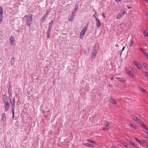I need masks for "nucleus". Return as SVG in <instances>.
<instances>
[{
  "label": "nucleus",
  "mask_w": 148,
  "mask_h": 148,
  "mask_svg": "<svg viewBox=\"0 0 148 148\" xmlns=\"http://www.w3.org/2000/svg\"><path fill=\"white\" fill-rule=\"evenodd\" d=\"M122 144L124 147H126L127 148H128L127 144L126 143L123 142L122 143Z\"/></svg>",
  "instance_id": "32"
},
{
  "label": "nucleus",
  "mask_w": 148,
  "mask_h": 148,
  "mask_svg": "<svg viewBox=\"0 0 148 148\" xmlns=\"http://www.w3.org/2000/svg\"><path fill=\"white\" fill-rule=\"evenodd\" d=\"M9 99L12 105V108H14L15 98L14 97L13 98V101L12 102L11 101V100L10 98H9Z\"/></svg>",
  "instance_id": "4"
},
{
  "label": "nucleus",
  "mask_w": 148,
  "mask_h": 148,
  "mask_svg": "<svg viewBox=\"0 0 148 148\" xmlns=\"http://www.w3.org/2000/svg\"><path fill=\"white\" fill-rule=\"evenodd\" d=\"M32 14H31L30 16L27 18L26 20V25L29 27L30 26L31 23L32 21Z\"/></svg>",
  "instance_id": "1"
},
{
  "label": "nucleus",
  "mask_w": 148,
  "mask_h": 148,
  "mask_svg": "<svg viewBox=\"0 0 148 148\" xmlns=\"http://www.w3.org/2000/svg\"><path fill=\"white\" fill-rule=\"evenodd\" d=\"M125 12V11H124L123 12L118 14L116 16L117 18L119 19L121 18L124 15V14Z\"/></svg>",
  "instance_id": "5"
},
{
  "label": "nucleus",
  "mask_w": 148,
  "mask_h": 148,
  "mask_svg": "<svg viewBox=\"0 0 148 148\" xmlns=\"http://www.w3.org/2000/svg\"><path fill=\"white\" fill-rule=\"evenodd\" d=\"M116 78L118 79H119V80L121 82H125V80L122 78H119V77H116Z\"/></svg>",
  "instance_id": "18"
},
{
  "label": "nucleus",
  "mask_w": 148,
  "mask_h": 148,
  "mask_svg": "<svg viewBox=\"0 0 148 148\" xmlns=\"http://www.w3.org/2000/svg\"><path fill=\"white\" fill-rule=\"evenodd\" d=\"M134 64L135 65L137 66V65H139V63H138L137 62L135 61V62H134Z\"/></svg>",
  "instance_id": "40"
},
{
  "label": "nucleus",
  "mask_w": 148,
  "mask_h": 148,
  "mask_svg": "<svg viewBox=\"0 0 148 148\" xmlns=\"http://www.w3.org/2000/svg\"><path fill=\"white\" fill-rule=\"evenodd\" d=\"M145 138L146 139H148V136H146L145 137Z\"/></svg>",
  "instance_id": "57"
},
{
  "label": "nucleus",
  "mask_w": 148,
  "mask_h": 148,
  "mask_svg": "<svg viewBox=\"0 0 148 148\" xmlns=\"http://www.w3.org/2000/svg\"><path fill=\"white\" fill-rule=\"evenodd\" d=\"M78 8V6L77 5L76 6V8L74 11L72 13V14H75L76 13V12L77 10V8Z\"/></svg>",
  "instance_id": "28"
},
{
  "label": "nucleus",
  "mask_w": 148,
  "mask_h": 148,
  "mask_svg": "<svg viewBox=\"0 0 148 148\" xmlns=\"http://www.w3.org/2000/svg\"><path fill=\"white\" fill-rule=\"evenodd\" d=\"M51 29H48L47 32V38H49L50 37V32L51 31Z\"/></svg>",
  "instance_id": "21"
},
{
  "label": "nucleus",
  "mask_w": 148,
  "mask_h": 148,
  "mask_svg": "<svg viewBox=\"0 0 148 148\" xmlns=\"http://www.w3.org/2000/svg\"><path fill=\"white\" fill-rule=\"evenodd\" d=\"M4 106L5 108V111H7L9 109L10 106V104H4Z\"/></svg>",
  "instance_id": "13"
},
{
  "label": "nucleus",
  "mask_w": 148,
  "mask_h": 148,
  "mask_svg": "<svg viewBox=\"0 0 148 148\" xmlns=\"http://www.w3.org/2000/svg\"><path fill=\"white\" fill-rule=\"evenodd\" d=\"M109 123L110 125H109L110 127H111L112 126V123H111V122H109Z\"/></svg>",
  "instance_id": "48"
},
{
  "label": "nucleus",
  "mask_w": 148,
  "mask_h": 148,
  "mask_svg": "<svg viewBox=\"0 0 148 148\" xmlns=\"http://www.w3.org/2000/svg\"><path fill=\"white\" fill-rule=\"evenodd\" d=\"M143 34L145 36L148 37V33L146 32H143Z\"/></svg>",
  "instance_id": "35"
},
{
  "label": "nucleus",
  "mask_w": 148,
  "mask_h": 148,
  "mask_svg": "<svg viewBox=\"0 0 148 148\" xmlns=\"http://www.w3.org/2000/svg\"><path fill=\"white\" fill-rule=\"evenodd\" d=\"M84 145L88 147H93V145L89 143H85L84 144Z\"/></svg>",
  "instance_id": "15"
},
{
  "label": "nucleus",
  "mask_w": 148,
  "mask_h": 148,
  "mask_svg": "<svg viewBox=\"0 0 148 148\" xmlns=\"http://www.w3.org/2000/svg\"><path fill=\"white\" fill-rule=\"evenodd\" d=\"M125 72L129 76H132V73L130 71L128 70L127 69V68L126 69V71Z\"/></svg>",
  "instance_id": "12"
},
{
  "label": "nucleus",
  "mask_w": 148,
  "mask_h": 148,
  "mask_svg": "<svg viewBox=\"0 0 148 148\" xmlns=\"http://www.w3.org/2000/svg\"><path fill=\"white\" fill-rule=\"evenodd\" d=\"M12 108V115H13V116H14V108Z\"/></svg>",
  "instance_id": "43"
},
{
  "label": "nucleus",
  "mask_w": 148,
  "mask_h": 148,
  "mask_svg": "<svg viewBox=\"0 0 148 148\" xmlns=\"http://www.w3.org/2000/svg\"><path fill=\"white\" fill-rule=\"evenodd\" d=\"M96 13L97 12H96L92 16L93 17L95 18V20H96V18H98L97 17V15L96 14Z\"/></svg>",
  "instance_id": "31"
},
{
  "label": "nucleus",
  "mask_w": 148,
  "mask_h": 148,
  "mask_svg": "<svg viewBox=\"0 0 148 148\" xmlns=\"http://www.w3.org/2000/svg\"><path fill=\"white\" fill-rule=\"evenodd\" d=\"M145 130L147 133V132H148V127H147V128H146Z\"/></svg>",
  "instance_id": "51"
},
{
  "label": "nucleus",
  "mask_w": 148,
  "mask_h": 148,
  "mask_svg": "<svg viewBox=\"0 0 148 148\" xmlns=\"http://www.w3.org/2000/svg\"><path fill=\"white\" fill-rule=\"evenodd\" d=\"M133 42L132 41L131 42L130 44V47H132L133 45Z\"/></svg>",
  "instance_id": "45"
},
{
  "label": "nucleus",
  "mask_w": 148,
  "mask_h": 148,
  "mask_svg": "<svg viewBox=\"0 0 148 148\" xmlns=\"http://www.w3.org/2000/svg\"><path fill=\"white\" fill-rule=\"evenodd\" d=\"M127 7L128 9H131V7H129L128 6H127Z\"/></svg>",
  "instance_id": "55"
},
{
  "label": "nucleus",
  "mask_w": 148,
  "mask_h": 148,
  "mask_svg": "<svg viewBox=\"0 0 148 148\" xmlns=\"http://www.w3.org/2000/svg\"><path fill=\"white\" fill-rule=\"evenodd\" d=\"M87 27H85L83 29L82 31L85 32L87 30Z\"/></svg>",
  "instance_id": "41"
},
{
  "label": "nucleus",
  "mask_w": 148,
  "mask_h": 148,
  "mask_svg": "<svg viewBox=\"0 0 148 148\" xmlns=\"http://www.w3.org/2000/svg\"><path fill=\"white\" fill-rule=\"evenodd\" d=\"M137 66L139 69H140L142 68V66L140 64H139V65H138Z\"/></svg>",
  "instance_id": "37"
},
{
  "label": "nucleus",
  "mask_w": 148,
  "mask_h": 148,
  "mask_svg": "<svg viewBox=\"0 0 148 148\" xmlns=\"http://www.w3.org/2000/svg\"><path fill=\"white\" fill-rule=\"evenodd\" d=\"M130 143L132 145L134 146H135L136 147V144L135 143H134V142H131Z\"/></svg>",
  "instance_id": "39"
},
{
  "label": "nucleus",
  "mask_w": 148,
  "mask_h": 148,
  "mask_svg": "<svg viewBox=\"0 0 148 148\" xmlns=\"http://www.w3.org/2000/svg\"><path fill=\"white\" fill-rule=\"evenodd\" d=\"M2 121L5 122L6 121L5 115V113H3L2 114Z\"/></svg>",
  "instance_id": "10"
},
{
  "label": "nucleus",
  "mask_w": 148,
  "mask_h": 148,
  "mask_svg": "<svg viewBox=\"0 0 148 148\" xmlns=\"http://www.w3.org/2000/svg\"><path fill=\"white\" fill-rule=\"evenodd\" d=\"M144 1H146L147 3H148V0H143Z\"/></svg>",
  "instance_id": "58"
},
{
  "label": "nucleus",
  "mask_w": 148,
  "mask_h": 148,
  "mask_svg": "<svg viewBox=\"0 0 148 148\" xmlns=\"http://www.w3.org/2000/svg\"><path fill=\"white\" fill-rule=\"evenodd\" d=\"M10 44H13L15 42V38L14 36H12L10 38Z\"/></svg>",
  "instance_id": "7"
},
{
  "label": "nucleus",
  "mask_w": 148,
  "mask_h": 148,
  "mask_svg": "<svg viewBox=\"0 0 148 148\" xmlns=\"http://www.w3.org/2000/svg\"><path fill=\"white\" fill-rule=\"evenodd\" d=\"M130 125L131 127L133 128H134L135 127V126L133 124H131Z\"/></svg>",
  "instance_id": "50"
},
{
  "label": "nucleus",
  "mask_w": 148,
  "mask_h": 148,
  "mask_svg": "<svg viewBox=\"0 0 148 148\" xmlns=\"http://www.w3.org/2000/svg\"><path fill=\"white\" fill-rule=\"evenodd\" d=\"M102 15L104 18H105L106 17V16H105V14L104 13H102Z\"/></svg>",
  "instance_id": "47"
},
{
  "label": "nucleus",
  "mask_w": 148,
  "mask_h": 148,
  "mask_svg": "<svg viewBox=\"0 0 148 148\" xmlns=\"http://www.w3.org/2000/svg\"><path fill=\"white\" fill-rule=\"evenodd\" d=\"M25 17H26L27 16V15H25Z\"/></svg>",
  "instance_id": "62"
},
{
  "label": "nucleus",
  "mask_w": 148,
  "mask_h": 148,
  "mask_svg": "<svg viewBox=\"0 0 148 148\" xmlns=\"http://www.w3.org/2000/svg\"><path fill=\"white\" fill-rule=\"evenodd\" d=\"M69 18V20L70 21H73L74 19L73 16V15L71 16Z\"/></svg>",
  "instance_id": "24"
},
{
  "label": "nucleus",
  "mask_w": 148,
  "mask_h": 148,
  "mask_svg": "<svg viewBox=\"0 0 148 148\" xmlns=\"http://www.w3.org/2000/svg\"><path fill=\"white\" fill-rule=\"evenodd\" d=\"M131 117L132 119H133L135 121L137 122L138 123L140 124L142 123L140 119L138 118L136 116H132Z\"/></svg>",
  "instance_id": "3"
},
{
  "label": "nucleus",
  "mask_w": 148,
  "mask_h": 148,
  "mask_svg": "<svg viewBox=\"0 0 148 148\" xmlns=\"http://www.w3.org/2000/svg\"><path fill=\"white\" fill-rule=\"evenodd\" d=\"M143 66L147 70H148V65L145 63H143Z\"/></svg>",
  "instance_id": "25"
},
{
  "label": "nucleus",
  "mask_w": 148,
  "mask_h": 148,
  "mask_svg": "<svg viewBox=\"0 0 148 148\" xmlns=\"http://www.w3.org/2000/svg\"><path fill=\"white\" fill-rule=\"evenodd\" d=\"M3 16H0V24L3 21Z\"/></svg>",
  "instance_id": "38"
},
{
  "label": "nucleus",
  "mask_w": 148,
  "mask_h": 148,
  "mask_svg": "<svg viewBox=\"0 0 148 148\" xmlns=\"http://www.w3.org/2000/svg\"><path fill=\"white\" fill-rule=\"evenodd\" d=\"M144 75L148 78V74L146 72L144 73Z\"/></svg>",
  "instance_id": "42"
},
{
  "label": "nucleus",
  "mask_w": 148,
  "mask_h": 148,
  "mask_svg": "<svg viewBox=\"0 0 148 148\" xmlns=\"http://www.w3.org/2000/svg\"><path fill=\"white\" fill-rule=\"evenodd\" d=\"M140 125L143 127L144 129H145L146 128H147L148 127L147 126L145 125V124L142 123V122L140 124Z\"/></svg>",
  "instance_id": "26"
},
{
  "label": "nucleus",
  "mask_w": 148,
  "mask_h": 148,
  "mask_svg": "<svg viewBox=\"0 0 148 148\" xmlns=\"http://www.w3.org/2000/svg\"><path fill=\"white\" fill-rule=\"evenodd\" d=\"M125 47V46H124L123 47V48L122 49V51H123L124 50Z\"/></svg>",
  "instance_id": "53"
},
{
  "label": "nucleus",
  "mask_w": 148,
  "mask_h": 148,
  "mask_svg": "<svg viewBox=\"0 0 148 148\" xmlns=\"http://www.w3.org/2000/svg\"><path fill=\"white\" fill-rule=\"evenodd\" d=\"M147 56V58L148 59V56Z\"/></svg>",
  "instance_id": "60"
},
{
  "label": "nucleus",
  "mask_w": 148,
  "mask_h": 148,
  "mask_svg": "<svg viewBox=\"0 0 148 148\" xmlns=\"http://www.w3.org/2000/svg\"><path fill=\"white\" fill-rule=\"evenodd\" d=\"M147 17H148V14H147Z\"/></svg>",
  "instance_id": "61"
},
{
  "label": "nucleus",
  "mask_w": 148,
  "mask_h": 148,
  "mask_svg": "<svg viewBox=\"0 0 148 148\" xmlns=\"http://www.w3.org/2000/svg\"><path fill=\"white\" fill-rule=\"evenodd\" d=\"M2 99L4 104H10L9 102L8 99L4 95H2Z\"/></svg>",
  "instance_id": "2"
},
{
  "label": "nucleus",
  "mask_w": 148,
  "mask_h": 148,
  "mask_svg": "<svg viewBox=\"0 0 148 148\" xmlns=\"http://www.w3.org/2000/svg\"><path fill=\"white\" fill-rule=\"evenodd\" d=\"M8 94L9 95V97L10 98V96H11V93H8Z\"/></svg>",
  "instance_id": "54"
},
{
  "label": "nucleus",
  "mask_w": 148,
  "mask_h": 148,
  "mask_svg": "<svg viewBox=\"0 0 148 148\" xmlns=\"http://www.w3.org/2000/svg\"><path fill=\"white\" fill-rule=\"evenodd\" d=\"M95 57H94L93 56H92V55L91 56V59L92 61L93 60Z\"/></svg>",
  "instance_id": "46"
},
{
  "label": "nucleus",
  "mask_w": 148,
  "mask_h": 148,
  "mask_svg": "<svg viewBox=\"0 0 148 148\" xmlns=\"http://www.w3.org/2000/svg\"><path fill=\"white\" fill-rule=\"evenodd\" d=\"M139 89L140 90H141L142 92L144 93L147 94V92L146 90H145L143 88L141 87H139Z\"/></svg>",
  "instance_id": "14"
},
{
  "label": "nucleus",
  "mask_w": 148,
  "mask_h": 148,
  "mask_svg": "<svg viewBox=\"0 0 148 148\" xmlns=\"http://www.w3.org/2000/svg\"><path fill=\"white\" fill-rule=\"evenodd\" d=\"M12 87L11 86H9L8 90V93H11L12 92Z\"/></svg>",
  "instance_id": "29"
},
{
  "label": "nucleus",
  "mask_w": 148,
  "mask_h": 148,
  "mask_svg": "<svg viewBox=\"0 0 148 148\" xmlns=\"http://www.w3.org/2000/svg\"><path fill=\"white\" fill-rule=\"evenodd\" d=\"M104 125L106 127V128H108L109 129L110 128H111V127H110L109 124V122L107 121H105L104 123Z\"/></svg>",
  "instance_id": "8"
},
{
  "label": "nucleus",
  "mask_w": 148,
  "mask_h": 148,
  "mask_svg": "<svg viewBox=\"0 0 148 148\" xmlns=\"http://www.w3.org/2000/svg\"><path fill=\"white\" fill-rule=\"evenodd\" d=\"M135 139L136 140V141L139 143V144L141 146H143L144 144V143L142 142V141H140V140H138L137 138H135Z\"/></svg>",
  "instance_id": "19"
},
{
  "label": "nucleus",
  "mask_w": 148,
  "mask_h": 148,
  "mask_svg": "<svg viewBox=\"0 0 148 148\" xmlns=\"http://www.w3.org/2000/svg\"><path fill=\"white\" fill-rule=\"evenodd\" d=\"M139 49L144 54H145L146 56H148V55L147 54L146 52L144 49L140 47L139 48Z\"/></svg>",
  "instance_id": "9"
},
{
  "label": "nucleus",
  "mask_w": 148,
  "mask_h": 148,
  "mask_svg": "<svg viewBox=\"0 0 148 148\" xmlns=\"http://www.w3.org/2000/svg\"><path fill=\"white\" fill-rule=\"evenodd\" d=\"M109 101L113 104H115L116 103L115 101L112 98H110L109 99Z\"/></svg>",
  "instance_id": "11"
},
{
  "label": "nucleus",
  "mask_w": 148,
  "mask_h": 148,
  "mask_svg": "<svg viewBox=\"0 0 148 148\" xmlns=\"http://www.w3.org/2000/svg\"><path fill=\"white\" fill-rule=\"evenodd\" d=\"M53 23V21L51 20L49 24V28L48 29H51V28L52 25Z\"/></svg>",
  "instance_id": "23"
},
{
  "label": "nucleus",
  "mask_w": 148,
  "mask_h": 148,
  "mask_svg": "<svg viewBox=\"0 0 148 148\" xmlns=\"http://www.w3.org/2000/svg\"><path fill=\"white\" fill-rule=\"evenodd\" d=\"M3 9L1 6H0V16H3Z\"/></svg>",
  "instance_id": "16"
},
{
  "label": "nucleus",
  "mask_w": 148,
  "mask_h": 148,
  "mask_svg": "<svg viewBox=\"0 0 148 148\" xmlns=\"http://www.w3.org/2000/svg\"><path fill=\"white\" fill-rule=\"evenodd\" d=\"M50 12V11H49V10H47L46 12V14L45 15H47L48 14V13Z\"/></svg>",
  "instance_id": "49"
},
{
  "label": "nucleus",
  "mask_w": 148,
  "mask_h": 148,
  "mask_svg": "<svg viewBox=\"0 0 148 148\" xmlns=\"http://www.w3.org/2000/svg\"><path fill=\"white\" fill-rule=\"evenodd\" d=\"M142 140V142L143 143H145L146 144H148V141H147V140H144V139Z\"/></svg>",
  "instance_id": "34"
},
{
  "label": "nucleus",
  "mask_w": 148,
  "mask_h": 148,
  "mask_svg": "<svg viewBox=\"0 0 148 148\" xmlns=\"http://www.w3.org/2000/svg\"><path fill=\"white\" fill-rule=\"evenodd\" d=\"M147 134H148V132H147Z\"/></svg>",
  "instance_id": "64"
},
{
  "label": "nucleus",
  "mask_w": 148,
  "mask_h": 148,
  "mask_svg": "<svg viewBox=\"0 0 148 148\" xmlns=\"http://www.w3.org/2000/svg\"><path fill=\"white\" fill-rule=\"evenodd\" d=\"M99 48V47L98 45H95L94 48H93V51H97L98 50V49Z\"/></svg>",
  "instance_id": "17"
},
{
  "label": "nucleus",
  "mask_w": 148,
  "mask_h": 148,
  "mask_svg": "<svg viewBox=\"0 0 148 148\" xmlns=\"http://www.w3.org/2000/svg\"><path fill=\"white\" fill-rule=\"evenodd\" d=\"M115 46L116 47H118L119 46H118V44H116L115 45Z\"/></svg>",
  "instance_id": "56"
},
{
  "label": "nucleus",
  "mask_w": 148,
  "mask_h": 148,
  "mask_svg": "<svg viewBox=\"0 0 148 148\" xmlns=\"http://www.w3.org/2000/svg\"><path fill=\"white\" fill-rule=\"evenodd\" d=\"M116 2H121V0H114Z\"/></svg>",
  "instance_id": "52"
},
{
  "label": "nucleus",
  "mask_w": 148,
  "mask_h": 148,
  "mask_svg": "<svg viewBox=\"0 0 148 148\" xmlns=\"http://www.w3.org/2000/svg\"><path fill=\"white\" fill-rule=\"evenodd\" d=\"M87 141L91 143H93V144H95V143L94 142V141H92L91 140H89L88 139H87Z\"/></svg>",
  "instance_id": "36"
},
{
  "label": "nucleus",
  "mask_w": 148,
  "mask_h": 148,
  "mask_svg": "<svg viewBox=\"0 0 148 148\" xmlns=\"http://www.w3.org/2000/svg\"><path fill=\"white\" fill-rule=\"evenodd\" d=\"M97 51H92V54L91 55L93 56L94 57H95L97 55Z\"/></svg>",
  "instance_id": "22"
},
{
  "label": "nucleus",
  "mask_w": 148,
  "mask_h": 148,
  "mask_svg": "<svg viewBox=\"0 0 148 148\" xmlns=\"http://www.w3.org/2000/svg\"><path fill=\"white\" fill-rule=\"evenodd\" d=\"M47 17V15L45 14L43 17L41 19V21H42L44 19V20H45V19Z\"/></svg>",
  "instance_id": "33"
},
{
  "label": "nucleus",
  "mask_w": 148,
  "mask_h": 148,
  "mask_svg": "<svg viewBox=\"0 0 148 148\" xmlns=\"http://www.w3.org/2000/svg\"><path fill=\"white\" fill-rule=\"evenodd\" d=\"M85 34V32L83 31H82L80 33V37H81L82 36V37Z\"/></svg>",
  "instance_id": "30"
},
{
  "label": "nucleus",
  "mask_w": 148,
  "mask_h": 148,
  "mask_svg": "<svg viewBox=\"0 0 148 148\" xmlns=\"http://www.w3.org/2000/svg\"><path fill=\"white\" fill-rule=\"evenodd\" d=\"M95 20L96 22V25L97 26V27L98 28L100 26L101 23L100 21V20L98 18H96V20Z\"/></svg>",
  "instance_id": "6"
},
{
  "label": "nucleus",
  "mask_w": 148,
  "mask_h": 148,
  "mask_svg": "<svg viewBox=\"0 0 148 148\" xmlns=\"http://www.w3.org/2000/svg\"><path fill=\"white\" fill-rule=\"evenodd\" d=\"M15 63V59L14 58H12L11 59V65H14V64Z\"/></svg>",
  "instance_id": "20"
},
{
  "label": "nucleus",
  "mask_w": 148,
  "mask_h": 148,
  "mask_svg": "<svg viewBox=\"0 0 148 148\" xmlns=\"http://www.w3.org/2000/svg\"><path fill=\"white\" fill-rule=\"evenodd\" d=\"M120 53H121H121H122V52H121Z\"/></svg>",
  "instance_id": "63"
},
{
  "label": "nucleus",
  "mask_w": 148,
  "mask_h": 148,
  "mask_svg": "<svg viewBox=\"0 0 148 148\" xmlns=\"http://www.w3.org/2000/svg\"><path fill=\"white\" fill-rule=\"evenodd\" d=\"M89 51V49H86L84 52V54H87Z\"/></svg>",
  "instance_id": "27"
},
{
  "label": "nucleus",
  "mask_w": 148,
  "mask_h": 148,
  "mask_svg": "<svg viewBox=\"0 0 148 148\" xmlns=\"http://www.w3.org/2000/svg\"><path fill=\"white\" fill-rule=\"evenodd\" d=\"M109 129L108 128H106V127H103L102 128V130L104 131L106 130H108Z\"/></svg>",
  "instance_id": "44"
},
{
  "label": "nucleus",
  "mask_w": 148,
  "mask_h": 148,
  "mask_svg": "<svg viewBox=\"0 0 148 148\" xmlns=\"http://www.w3.org/2000/svg\"><path fill=\"white\" fill-rule=\"evenodd\" d=\"M14 116H13V115H12V118L13 119L14 118Z\"/></svg>",
  "instance_id": "59"
}]
</instances>
